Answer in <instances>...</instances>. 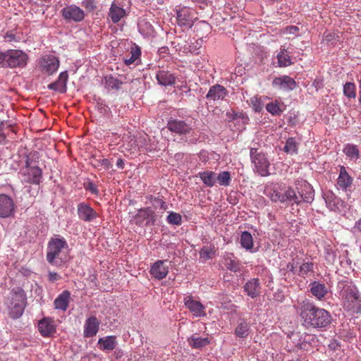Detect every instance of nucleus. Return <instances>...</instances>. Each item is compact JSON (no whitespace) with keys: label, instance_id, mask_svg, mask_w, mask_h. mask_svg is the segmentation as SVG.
Returning <instances> with one entry per match:
<instances>
[{"label":"nucleus","instance_id":"37","mask_svg":"<svg viewBox=\"0 0 361 361\" xmlns=\"http://www.w3.org/2000/svg\"><path fill=\"white\" fill-rule=\"evenodd\" d=\"M343 152L350 160L357 161L359 158V149L356 145H347L343 149Z\"/></svg>","mask_w":361,"mask_h":361},{"label":"nucleus","instance_id":"39","mask_svg":"<svg viewBox=\"0 0 361 361\" xmlns=\"http://www.w3.org/2000/svg\"><path fill=\"white\" fill-rule=\"evenodd\" d=\"M277 59L280 67H286L292 64L290 57L286 49L281 50L277 54Z\"/></svg>","mask_w":361,"mask_h":361},{"label":"nucleus","instance_id":"51","mask_svg":"<svg viewBox=\"0 0 361 361\" xmlns=\"http://www.w3.org/2000/svg\"><path fill=\"white\" fill-rule=\"evenodd\" d=\"M281 193L282 192H278L274 190L270 192L269 197L271 198L272 202H276L279 201L280 202H281Z\"/></svg>","mask_w":361,"mask_h":361},{"label":"nucleus","instance_id":"64","mask_svg":"<svg viewBox=\"0 0 361 361\" xmlns=\"http://www.w3.org/2000/svg\"><path fill=\"white\" fill-rule=\"evenodd\" d=\"M357 227L361 231V219L357 222Z\"/></svg>","mask_w":361,"mask_h":361},{"label":"nucleus","instance_id":"47","mask_svg":"<svg viewBox=\"0 0 361 361\" xmlns=\"http://www.w3.org/2000/svg\"><path fill=\"white\" fill-rule=\"evenodd\" d=\"M250 104L252 105V107L253 110L259 113L262 111L264 104L261 100V98L258 96H254L250 99Z\"/></svg>","mask_w":361,"mask_h":361},{"label":"nucleus","instance_id":"11","mask_svg":"<svg viewBox=\"0 0 361 361\" xmlns=\"http://www.w3.org/2000/svg\"><path fill=\"white\" fill-rule=\"evenodd\" d=\"M61 14L63 19L68 22H80L85 18V12L79 6L75 4H71L65 6L61 11Z\"/></svg>","mask_w":361,"mask_h":361},{"label":"nucleus","instance_id":"1","mask_svg":"<svg viewBox=\"0 0 361 361\" xmlns=\"http://www.w3.org/2000/svg\"><path fill=\"white\" fill-rule=\"evenodd\" d=\"M297 312L300 316L302 325L306 329L324 331L330 327L333 321L329 311L317 307L307 299L298 302Z\"/></svg>","mask_w":361,"mask_h":361},{"label":"nucleus","instance_id":"44","mask_svg":"<svg viewBox=\"0 0 361 361\" xmlns=\"http://www.w3.org/2000/svg\"><path fill=\"white\" fill-rule=\"evenodd\" d=\"M130 56L125 59V63L126 65H130L133 63L141 55L140 49L138 47H133L130 50Z\"/></svg>","mask_w":361,"mask_h":361},{"label":"nucleus","instance_id":"18","mask_svg":"<svg viewBox=\"0 0 361 361\" xmlns=\"http://www.w3.org/2000/svg\"><path fill=\"white\" fill-rule=\"evenodd\" d=\"M166 262L167 261L165 260L157 261L150 269V274L159 280L164 279L169 273V267L166 265Z\"/></svg>","mask_w":361,"mask_h":361},{"label":"nucleus","instance_id":"59","mask_svg":"<svg viewBox=\"0 0 361 361\" xmlns=\"http://www.w3.org/2000/svg\"><path fill=\"white\" fill-rule=\"evenodd\" d=\"M124 161L122 159H118L116 161V166L120 169H123L124 168Z\"/></svg>","mask_w":361,"mask_h":361},{"label":"nucleus","instance_id":"32","mask_svg":"<svg viewBox=\"0 0 361 361\" xmlns=\"http://www.w3.org/2000/svg\"><path fill=\"white\" fill-rule=\"evenodd\" d=\"M250 332L249 323L245 319H240L235 328V334L239 338H246Z\"/></svg>","mask_w":361,"mask_h":361},{"label":"nucleus","instance_id":"43","mask_svg":"<svg viewBox=\"0 0 361 361\" xmlns=\"http://www.w3.org/2000/svg\"><path fill=\"white\" fill-rule=\"evenodd\" d=\"M343 94L349 99H354L356 97L355 85L353 82H346L343 85Z\"/></svg>","mask_w":361,"mask_h":361},{"label":"nucleus","instance_id":"30","mask_svg":"<svg viewBox=\"0 0 361 361\" xmlns=\"http://www.w3.org/2000/svg\"><path fill=\"white\" fill-rule=\"evenodd\" d=\"M168 128L176 133L185 134L189 131V126L182 121H171L168 123Z\"/></svg>","mask_w":361,"mask_h":361},{"label":"nucleus","instance_id":"29","mask_svg":"<svg viewBox=\"0 0 361 361\" xmlns=\"http://www.w3.org/2000/svg\"><path fill=\"white\" fill-rule=\"evenodd\" d=\"M156 78L159 84L164 86L172 85L176 81L175 76L166 71H159L157 73Z\"/></svg>","mask_w":361,"mask_h":361},{"label":"nucleus","instance_id":"58","mask_svg":"<svg viewBox=\"0 0 361 361\" xmlns=\"http://www.w3.org/2000/svg\"><path fill=\"white\" fill-rule=\"evenodd\" d=\"M4 38L6 39H8V41L11 42L15 39V35L12 33L6 32L4 36Z\"/></svg>","mask_w":361,"mask_h":361},{"label":"nucleus","instance_id":"23","mask_svg":"<svg viewBox=\"0 0 361 361\" xmlns=\"http://www.w3.org/2000/svg\"><path fill=\"white\" fill-rule=\"evenodd\" d=\"M37 326L39 333L43 336H49L56 331L53 321L49 318L41 319Z\"/></svg>","mask_w":361,"mask_h":361},{"label":"nucleus","instance_id":"27","mask_svg":"<svg viewBox=\"0 0 361 361\" xmlns=\"http://www.w3.org/2000/svg\"><path fill=\"white\" fill-rule=\"evenodd\" d=\"M126 12L125 9L113 3L109 9V16L114 23H118L125 16Z\"/></svg>","mask_w":361,"mask_h":361},{"label":"nucleus","instance_id":"38","mask_svg":"<svg viewBox=\"0 0 361 361\" xmlns=\"http://www.w3.org/2000/svg\"><path fill=\"white\" fill-rule=\"evenodd\" d=\"M299 143L296 142L294 137H289L286 142L283 151L288 154H297Z\"/></svg>","mask_w":361,"mask_h":361},{"label":"nucleus","instance_id":"8","mask_svg":"<svg viewBox=\"0 0 361 361\" xmlns=\"http://www.w3.org/2000/svg\"><path fill=\"white\" fill-rule=\"evenodd\" d=\"M296 193L300 204L302 203H312L314 199V190L312 186L305 180L301 179L295 181Z\"/></svg>","mask_w":361,"mask_h":361},{"label":"nucleus","instance_id":"49","mask_svg":"<svg viewBox=\"0 0 361 361\" xmlns=\"http://www.w3.org/2000/svg\"><path fill=\"white\" fill-rule=\"evenodd\" d=\"M94 166L95 167H102L105 170H108L110 168H111L112 164L111 161L108 159H96L95 160Z\"/></svg>","mask_w":361,"mask_h":361},{"label":"nucleus","instance_id":"48","mask_svg":"<svg viewBox=\"0 0 361 361\" xmlns=\"http://www.w3.org/2000/svg\"><path fill=\"white\" fill-rule=\"evenodd\" d=\"M216 173L212 171H204V185L212 187L216 182Z\"/></svg>","mask_w":361,"mask_h":361},{"label":"nucleus","instance_id":"16","mask_svg":"<svg viewBox=\"0 0 361 361\" xmlns=\"http://www.w3.org/2000/svg\"><path fill=\"white\" fill-rule=\"evenodd\" d=\"M261 283L257 278L249 279L244 285L245 293L251 298L255 299L261 294Z\"/></svg>","mask_w":361,"mask_h":361},{"label":"nucleus","instance_id":"53","mask_svg":"<svg viewBox=\"0 0 361 361\" xmlns=\"http://www.w3.org/2000/svg\"><path fill=\"white\" fill-rule=\"evenodd\" d=\"M307 338H311V340H312V341L314 340V338L311 336H307L305 337L303 342L298 344V348L300 349L307 350V343L310 341V340L307 339Z\"/></svg>","mask_w":361,"mask_h":361},{"label":"nucleus","instance_id":"36","mask_svg":"<svg viewBox=\"0 0 361 361\" xmlns=\"http://www.w3.org/2000/svg\"><path fill=\"white\" fill-rule=\"evenodd\" d=\"M105 80V87L108 90H119L123 85V82L118 80V78H114L113 76H106L104 78Z\"/></svg>","mask_w":361,"mask_h":361},{"label":"nucleus","instance_id":"26","mask_svg":"<svg viewBox=\"0 0 361 361\" xmlns=\"http://www.w3.org/2000/svg\"><path fill=\"white\" fill-rule=\"evenodd\" d=\"M71 293L68 290H63L58 297L54 300V305L56 309L66 310L69 301H70Z\"/></svg>","mask_w":361,"mask_h":361},{"label":"nucleus","instance_id":"34","mask_svg":"<svg viewBox=\"0 0 361 361\" xmlns=\"http://www.w3.org/2000/svg\"><path fill=\"white\" fill-rule=\"evenodd\" d=\"M266 109L269 113L274 116H280L284 111L283 105L278 101L268 103L266 105Z\"/></svg>","mask_w":361,"mask_h":361},{"label":"nucleus","instance_id":"40","mask_svg":"<svg viewBox=\"0 0 361 361\" xmlns=\"http://www.w3.org/2000/svg\"><path fill=\"white\" fill-rule=\"evenodd\" d=\"M177 21L180 26H191V19L188 15V11L183 10L177 13Z\"/></svg>","mask_w":361,"mask_h":361},{"label":"nucleus","instance_id":"57","mask_svg":"<svg viewBox=\"0 0 361 361\" xmlns=\"http://www.w3.org/2000/svg\"><path fill=\"white\" fill-rule=\"evenodd\" d=\"M240 119L242 120L244 124L247 123L249 121L248 116L246 114H244L243 112L241 113V116L240 117Z\"/></svg>","mask_w":361,"mask_h":361},{"label":"nucleus","instance_id":"61","mask_svg":"<svg viewBox=\"0 0 361 361\" xmlns=\"http://www.w3.org/2000/svg\"><path fill=\"white\" fill-rule=\"evenodd\" d=\"M222 307L224 308L229 310L231 311H233L234 308H235V306L233 305H232V304H231V305L229 304L228 306H227V305L224 306V305L222 304Z\"/></svg>","mask_w":361,"mask_h":361},{"label":"nucleus","instance_id":"28","mask_svg":"<svg viewBox=\"0 0 361 361\" xmlns=\"http://www.w3.org/2000/svg\"><path fill=\"white\" fill-rule=\"evenodd\" d=\"M314 273V264L310 261H305L300 258V262L298 267V276L300 277H306Z\"/></svg>","mask_w":361,"mask_h":361},{"label":"nucleus","instance_id":"25","mask_svg":"<svg viewBox=\"0 0 361 361\" xmlns=\"http://www.w3.org/2000/svg\"><path fill=\"white\" fill-rule=\"evenodd\" d=\"M185 307L191 312L195 316H200L202 313L203 305L197 300L193 299L191 295H188L184 299Z\"/></svg>","mask_w":361,"mask_h":361},{"label":"nucleus","instance_id":"63","mask_svg":"<svg viewBox=\"0 0 361 361\" xmlns=\"http://www.w3.org/2000/svg\"><path fill=\"white\" fill-rule=\"evenodd\" d=\"M338 346V344L336 342H334V343H331L330 345H329V347L332 349H336L337 347Z\"/></svg>","mask_w":361,"mask_h":361},{"label":"nucleus","instance_id":"4","mask_svg":"<svg viewBox=\"0 0 361 361\" xmlns=\"http://www.w3.org/2000/svg\"><path fill=\"white\" fill-rule=\"evenodd\" d=\"M27 54L20 49H8L4 52L0 51V67L23 68L27 65Z\"/></svg>","mask_w":361,"mask_h":361},{"label":"nucleus","instance_id":"41","mask_svg":"<svg viewBox=\"0 0 361 361\" xmlns=\"http://www.w3.org/2000/svg\"><path fill=\"white\" fill-rule=\"evenodd\" d=\"M231 181V173L228 171H222L216 175V182L221 186H228Z\"/></svg>","mask_w":361,"mask_h":361},{"label":"nucleus","instance_id":"14","mask_svg":"<svg viewBox=\"0 0 361 361\" xmlns=\"http://www.w3.org/2000/svg\"><path fill=\"white\" fill-rule=\"evenodd\" d=\"M272 85L279 90L291 91L297 87V83L291 77L282 75L275 78L272 81Z\"/></svg>","mask_w":361,"mask_h":361},{"label":"nucleus","instance_id":"9","mask_svg":"<svg viewBox=\"0 0 361 361\" xmlns=\"http://www.w3.org/2000/svg\"><path fill=\"white\" fill-rule=\"evenodd\" d=\"M59 58L53 54L42 55L38 61L40 71L47 75L55 73L59 67Z\"/></svg>","mask_w":361,"mask_h":361},{"label":"nucleus","instance_id":"17","mask_svg":"<svg viewBox=\"0 0 361 361\" xmlns=\"http://www.w3.org/2000/svg\"><path fill=\"white\" fill-rule=\"evenodd\" d=\"M100 322L95 316L88 317L84 324L83 336L91 338L97 335L99 329Z\"/></svg>","mask_w":361,"mask_h":361},{"label":"nucleus","instance_id":"13","mask_svg":"<svg viewBox=\"0 0 361 361\" xmlns=\"http://www.w3.org/2000/svg\"><path fill=\"white\" fill-rule=\"evenodd\" d=\"M15 204L13 199L5 194H0V218H8L14 214Z\"/></svg>","mask_w":361,"mask_h":361},{"label":"nucleus","instance_id":"42","mask_svg":"<svg viewBox=\"0 0 361 361\" xmlns=\"http://www.w3.org/2000/svg\"><path fill=\"white\" fill-rule=\"evenodd\" d=\"M300 258L295 257L291 259L286 266L285 270L292 273L293 275H298Z\"/></svg>","mask_w":361,"mask_h":361},{"label":"nucleus","instance_id":"24","mask_svg":"<svg viewBox=\"0 0 361 361\" xmlns=\"http://www.w3.org/2000/svg\"><path fill=\"white\" fill-rule=\"evenodd\" d=\"M310 287V293L319 300H322L328 293L326 286L319 281L311 282Z\"/></svg>","mask_w":361,"mask_h":361},{"label":"nucleus","instance_id":"35","mask_svg":"<svg viewBox=\"0 0 361 361\" xmlns=\"http://www.w3.org/2000/svg\"><path fill=\"white\" fill-rule=\"evenodd\" d=\"M240 245L247 250L251 251L253 247V238L250 232L243 231L240 235Z\"/></svg>","mask_w":361,"mask_h":361},{"label":"nucleus","instance_id":"10","mask_svg":"<svg viewBox=\"0 0 361 361\" xmlns=\"http://www.w3.org/2000/svg\"><path fill=\"white\" fill-rule=\"evenodd\" d=\"M132 221L137 226H152L156 221L154 212L149 207L140 209Z\"/></svg>","mask_w":361,"mask_h":361},{"label":"nucleus","instance_id":"20","mask_svg":"<svg viewBox=\"0 0 361 361\" xmlns=\"http://www.w3.org/2000/svg\"><path fill=\"white\" fill-rule=\"evenodd\" d=\"M226 89L220 85H215L210 87L208 93L206 95L207 99L211 102L217 100L223 99L227 94Z\"/></svg>","mask_w":361,"mask_h":361},{"label":"nucleus","instance_id":"45","mask_svg":"<svg viewBox=\"0 0 361 361\" xmlns=\"http://www.w3.org/2000/svg\"><path fill=\"white\" fill-rule=\"evenodd\" d=\"M166 221L169 224L179 226L182 224V216L178 213L171 212Z\"/></svg>","mask_w":361,"mask_h":361},{"label":"nucleus","instance_id":"50","mask_svg":"<svg viewBox=\"0 0 361 361\" xmlns=\"http://www.w3.org/2000/svg\"><path fill=\"white\" fill-rule=\"evenodd\" d=\"M82 6L88 10H94L97 6L94 0H83L82 1Z\"/></svg>","mask_w":361,"mask_h":361},{"label":"nucleus","instance_id":"33","mask_svg":"<svg viewBox=\"0 0 361 361\" xmlns=\"http://www.w3.org/2000/svg\"><path fill=\"white\" fill-rule=\"evenodd\" d=\"M224 265L226 269L233 272H239L241 269L240 262L233 255L225 258Z\"/></svg>","mask_w":361,"mask_h":361},{"label":"nucleus","instance_id":"7","mask_svg":"<svg viewBox=\"0 0 361 361\" xmlns=\"http://www.w3.org/2000/svg\"><path fill=\"white\" fill-rule=\"evenodd\" d=\"M37 153H30L27 156L25 161V169L23 174L26 178L25 180L33 184H39L42 178V170L35 163L34 159L37 158Z\"/></svg>","mask_w":361,"mask_h":361},{"label":"nucleus","instance_id":"46","mask_svg":"<svg viewBox=\"0 0 361 361\" xmlns=\"http://www.w3.org/2000/svg\"><path fill=\"white\" fill-rule=\"evenodd\" d=\"M189 344L193 348H201L203 347V338H202L197 334H193L188 339Z\"/></svg>","mask_w":361,"mask_h":361},{"label":"nucleus","instance_id":"62","mask_svg":"<svg viewBox=\"0 0 361 361\" xmlns=\"http://www.w3.org/2000/svg\"><path fill=\"white\" fill-rule=\"evenodd\" d=\"M6 140V136L0 133V144H4Z\"/></svg>","mask_w":361,"mask_h":361},{"label":"nucleus","instance_id":"15","mask_svg":"<svg viewBox=\"0 0 361 361\" xmlns=\"http://www.w3.org/2000/svg\"><path fill=\"white\" fill-rule=\"evenodd\" d=\"M77 210L79 219L86 222H90L98 216L97 213L84 202L78 204Z\"/></svg>","mask_w":361,"mask_h":361},{"label":"nucleus","instance_id":"21","mask_svg":"<svg viewBox=\"0 0 361 361\" xmlns=\"http://www.w3.org/2000/svg\"><path fill=\"white\" fill-rule=\"evenodd\" d=\"M68 75L66 71L61 72L58 78V80L54 82L50 83L48 85V89L51 90L58 91L60 93H65L67 90V81Z\"/></svg>","mask_w":361,"mask_h":361},{"label":"nucleus","instance_id":"19","mask_svg":"<svg viewBox=\"0 0 361 361\" xmlns=\"http://www.w3.org/2000/svg\"><path fill=\"white\" fill-rule=\"evenodd\" d=\"M281 203L286 206L301 205L298 195L294 188L288 187L281 193Z\"/></svg>","mask_w":361,"mask_h":361},{"label":"nucleus","instance_id":"56","mask_svg":"<svg viewBox=\"0 0 361 361\" xmlns=\"http://www.w3.org/2000/svg\"><path fill=\"white\" fill-rule=\"evenodd\" d=\"M87 188L93 194L98 193V189L93 183H89Z\"/></svg>","mask_w":361,"mask_h":361},{"label":"nucleus","instance_id":"12","mask_svg":"<svg viewBox=\"0 0 361 361\" xmlns=\"http://www.w3.org/2000/svg\"><path fill=\"white\" fill-rule=\"evenodd\" d=\"M323 198L325 200L326 207L331 211L341 212L345 207V202L330 190L323 193Z\"/></svg>","mask_w":361,"mask_h":361},{"label":"nucleus","instance_id":"2","mask_svg":"<svg viewBox=\"0 0 361 361\" xmlns=\"http://www.w3.org/2000/svg\"><path fill=\"white\" fill-rule=\"evenodd\" d=\"M69 259V247L63 238H52L48 243L47 249V262L61 267Z\"/></svg>","mask_w":361,"mask_h":361},{"label":"nucleus","instance_id":"31","mask_svg":"<svg viewBox=\"0 0 361 361\" xmlns=\"http://www.w3.org/2000/svg\"><path fill=\"white\" fill-rule=\"evenodd\" d=\"M98 345L102 350H113L116 345V337L110 336L100 338L98 341Z\"/></svg>","mask_w":361,"mask_h":361},{"label":"nucleus","instance_id":"54","mask_svg":"<svg viewBox=\"0 0 361 361\" xmlns=\"http://www.w3.org/2000/svg\"><path fill=\"white\" fill-rule=\"evenodd\" d=\"M241 113L242 112H235V111H233L231 113L228 112L227 116H228V118H229L231 120H238V119H240V117L241 116Z\"/></svg>","mask_w":361,"mask_h":361},{"label":"nucleus","instance_id":"5","mask_svg":"<svg viewBox=\"0 0 361 361\" xmlns=\"http://www.w3.org/2000/svg\"><path fill=\"white\" fill-rule=\"evenodd\" d=\"M9 316L13 319L20 317L26 305V295L21 288L12 290L11 298L7 302Z\"/></svg>","mask_w":361,"mask_h":361},{"label":"nucleus","instance_id":"60","mask_svg":"<svg viewBox=\"0 0 361 361\" xmlns=\"http://www.w3.org/2000/svg\"><path fill=\"white\" fill-rule=\"evenodd\" d=\"M157 202L159 203V204L160 205V207L161 209H163L164 210L166 209L167 206H166V204H165V202L162 200H158Z\"/></svg>","mask_w":361,"mask_h":361},{"label":"nucleus","instance_id":"22","mask_svg":"<svg viewBox=\"0 0 361 361\" xmlns=\"http://www.w3.org/2000/svg\"><path fill=\"white\" fill-rule=\"evenodd\" d=\"M353 183V178L347 172L344 166H341L340 173L337 180L338 186L342 190H347Z\"/></svg>","mask_w":361,"mask_h":361},{"label":"nucleus","instance_id":"52","mask_svg":"<svg viewBox=\"0 0 361 361\" xmlns=\"http://www.w3.org/2000/svg\"><path fill=\"white\" fill-rule=\"evenodd\" d=\"M216 250L214 247H210L209 249H204V260L213 258L215 255Z\"/></svg>","mask_w":361,"mask_h":361},{"label":"nucleus","instance_id":"6","mask_svg":"<svg viewBox=\"0 0 361 361\" xmlns=\"http://www.w3.org/2000/svg\"><path fill=\"white\" fill-rule=\"evenodd\" d=\"M250 157L251 162L254 166L253 171L255 172L261 176H268L270 175V162L264 153L259 152L255 147H251L250 149Z\"/></svg>","mask_w":361,"mask_h":361},{"label":"nucleus","instance_id":"3","mask_svg":"<svg viewBox=\"0 0 361 361\" xmlns=\"http://www.w3.org/2000/svg\"><path fill=\"white\" fill-rule=\"evenodd\" d=\"M344 308L353 313H359L361 310V295L356 286L346 284L341 290Z\"/></svg>","mask_w":361,"mask_h":361},{"label":"nucleus","instance_id":"55","mask_svg":"<svg viewBox=\"0 0 361 361\" xmlns=\"http://www.w3.org/2000/svg\"><path fill=\"white\" fill-rule=\"evenodd\" d=\"M48 277L49 280L51 282H54L60 279V276L56 272H49Z\"/></svg>","mask_w":361,"mask_h":361}]
</instances>
